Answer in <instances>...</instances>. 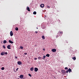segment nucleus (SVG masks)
I'll return each mask as SVG.
<instances>
[{
  "label": "nucleus",
  "instance_id": "obj_31",
  "mask_svg": "<svg viewBox=\"0 0 79 79\" xmlns=\"http://www.w3.org/2000/svg\"><path fill=\"white\" fill-rule=\"evenodd\" d=\"M18 69H19V68H17L16 69V71H18Z\"/></svg>",
  "mask_w": 79,
  "mask_h": 79
},
{
  "label": "nucleus",
  "instance_id": "obj_19",
  "mask_svg": "<svg viewBox=\"0 0 79 79\" xmlns=\"http://www.w3.org/2000/svg\"><path fill=\"white\" fill-rule=\"evenodd\" d=\"M46 56H43V57L42 58V59H43V60H44V59H45V58Z\"/></svg>",
  "mask_w": 79,
  "mask_h": 79
},
{
  "label": "nucleus",
  "instance_id": "obj_11",
  "mask_svg": "<svg viewBox=\"0 0 79 79\" xmlns=\"http://www.w3.org/2000/svg\"><path fill=\"white\" fill-rule=\"evenodd\" d=\"M9 43H10V44H13V42L11 41V40H9Z\"/></svg>",
  "mask_w": 79,
  "mask_h": 79
},
{
  "label": "nucleus",
  "instance_id": "obj_12",
  "mask_svg": "<svg viewBox=\"0 0 79 79\" xmlns=\"http://www.w3.org/2000/svg\"><path fill=\"white\" fill-rule=\"evenodd\" d=\"M27 10H28V11H30V9H29V7H27Z\"/></svg>",
  "mask_w": 79,
  "mask_h": 79
},
{
  "label": "nucleus",
  "instance_id": "obj_26",
  "mask_svg": "<svg viewBox=\"0 0 79 79\" xmlns=\"http://www.w3.org/2000/svg\"><path fill=\"white\" fill-rule=\"evenodd\" d=\"M4 54L5 55H7V54H8V53H7V52H4Z\"/></svg>",
  "mask_w": 79,
  "mask_h": 79
},
{
  "label": "nucleus",
  "instance_id": "obj_32",
  "mask_svg": "<svg viewBox=\"0 0 79 79\" xmlns=\"http://www.w3.org/2000/svg\"><path fill=\"white\" fill-rule=\"evenodd\" d=\"M27 53H24L25 55H27Z\"/></svg>",
  "mask_w": 79,
  "mask_h": 79
},
{
  "label": "nucleus",
  "instance_id": "obj_10",
  "mask_svg": "<svg viewBox=\"0 0 79 79\" xmlns=\"http://www.w3.org/2000/svg\"><path fill=\"white\" fill-rule=\"evenodd\" d=\"M63 31H60L59 32V34H60L61 35H62L63 34Z\"/></svg>",
  "mask_w": 79,
  "mask_h": 79
},
{
  "label": "nucleus",
  "instance_id": "obj_33",
  "mask_svg": "<svg viewBox=\"0 0 79 79\" xmlns=\"http://www.w3.org/2000/svg\"><path fill=\"white\" fill-rule=\"evenodd\" d=\"M37 60V58H35V60Z\"/></svg>",
  "mask_w": 79,
  "mask_h": 79
},
{
  "label": "nucleus",
  "instance_id": "obj_28",
  "mask_svg": "<svg viewBox=\"0 0 79 79\" xmlns=\"http://www.w3.org/2000/svg\"><path fill=\"white\" fill-rule=\"evenodd\" d=\"M68 72H69V71L68 70H67L66 73H68Z\"/></svg>",
  "mask_w": 79,
  "mask_h": 79
},
{
  "label": "nucleus",
  "instance_id": "obj_30",
  "mask_svg": "<svg viewBox=\"0 0 79 79\" xmlns=\"http://www.w3.org/2000/svg\"><path fill=\"white\" fill-rule=\"evenodd\" d=\"M35 34H37V33H38V31H35Z\"/></svg>",
  "mask_w": 79,
  "mask_h": 79
},
{
  "label": "nucleus",
  "instance_id": "obj_4",
  "mask_svg": "<svg viewBox=\"0 0 79 79\" xmlns=\"http://www.w3.org/2000/svg\"><path fill=\"white\" fill-rule=\"evenodd\" d=\"M17 63L19 65H20L22 64V62L21 61H18Z\"/></svg>",
  "mask_w": 79,
  "mask_h": 79
},
{
  "label": "nucleus",
  "instance_id": "obj_3",
  "mask_svg": "<svg viewBox=\"0 0 79 79\" xmlns=\"http://www.w3.org/2000/svg\"><path fill=\"white\" fill-rule=\"evenodd\" d=\"M10 35L11 37H12V36L13 35V31H11L10 32Z\"/></svg>",
  "mask_w": 79,
  "mask_h": 79
},
{
  "label": "nucleus",
  "instance_id": "obj_7",
  "mask_svg": "<svg viewBox=\"0 0 79 79\" xmlns=\"http://www.w3.org/2000/svg\"><path fill=\"white\" fill-rule=\"evenodd\" d=\"M1 55H2V56L4 55H5V52H1Z\"/></svg>",
  "mask_w": 79,
  "mask_h": 79
},
{
  "label": "nucleus",
  "instance_id": "obj_24",
  "mask_svg": "<svg viewBox=\"0 0 79 79\" xmlns=\"http://www.w3.org/2000/svg\"><path fill=\"white\" fill-rule=\"evenodd\" d=\"M20 48L21 49H23V46H20Z\"/></svg>",
  "mask_w": 79,
  "mask_h": 79
},
{
  "label": "nucleus",
  "instance_id": "obj_6",
  "mask_svg": "<svg viewBox=\"0 0 79 79\" xmlns=\"http://www.w3.org/2000/svg\"><path fill=\"white\" fill-rule=\"evenodd\" d=\"M40 6V7L41 8H44V4H41Z\"/></svg>",
  "mask_w": 79,
  "mask_h": 79
},
{
  "label": "nucleus",
  "instance_id": "obj_23",
  "mask_svg": "<svg viewBox=\"0 0 79 79\" xmlns=\"http://www.w3.org/2000/svg\"><path fill=\"white\" fill-rule=\"evenodd\" d=\"M3 48L4 49H5V48H6V47H5V45H3Z\"/></svg>",
  "mask_w": 79,
  "mask_h": 79
},
{
  "label": "nucleus",
  "instance_id": "obj_34",
  "mask_svg": "<svg viewBox=\"0 0 79 79\" xmlns=\"http://www.w3.org/2000/svg\"><path fill=\"white\" fill-rule=\"evenodd\" d=\"M15 58H16V59H18V57H17L16 56H15Z\"/></svg>",
  "mask_w": 79,
  "mask_h": 79
},
{
  "label": "nucleus",
  "instance_id": "obj_17",
  "mask_svg": "<svg viewBox=\"0 0 79 79\" xmlns=\"http://www.w3.org/2000/svg\"><path fill=\"white\" fill-rule=\"evenodd\" d=\"M6 40H4L3 41V44H6Z\"/></svg>",
  "mask_w": 79,
  "mask_h": 79
},
{
  "label": "nucleus",
  "instance_id": "obj_15",
  "mask_svg": "<svg viewBox=\"0 0 79 79\" xmlns=\"http://www.w3.org/2000/svg\"><path fill=\"white\" fill-rule=\"evenodd\" d=\"M68 71H69V73H70V72L71 71H72V70H71V69L69 68V69H68Z\"/></svg>",
  "mask_w": 79,
  "mask_h": 79
},
{
  "label": "nucleus",
  "instance_id": "obj_38",
  "mask_svg": "<svg viewBox=\"0 0 79 79\" xmlns=\"http://www.w3.org/2000/svg\"><path fill=\"white\" fill-rule=\"evenodd\" d=\"M56 37L57 38H58V36H56Z\"/></svg>",
  "mask_w": 79,
  "mask_h": 79
},
{
  "label": "nucleus",
  "instance_id": "obj_2",
  "mask_svg": "<svg viewBox=\"0 0 79 79\" xmlns=\"http://www.w3.org/2000/svg\"><path fill=\"white\" fill-rule=\"evenodd\" d=\"M61 72L62 73V74H66V71L64 70H62L61 71Z\"/></svg>",
  "mask_w": 79,
  "mask_h": 79
},
{
  "label": "nucleus",
  "instance_id": "obj_13",
  "mask_svg": "<svg viewBox=\"0 0 79 79\" xmlns=\"http://www.w3.org/2000/svg\"><path fill=\"white\" fill-rule=\"evenodd\" d=\"M72 59H73V60H76V57L74 56L72 58Z\"/></svg>",
  "mask_w": 79,
  "mask_h": 79
},
{
  "label": "nucleus",
  "instance_id": "obj_36",
  "mask_svg": "<svg viewBox=\"0 0 79 79\" xmlns=\"http://www.w3.org/2000/svg\"><path fill=\"white\" fill-rule=\"evenodd\" d=\"M48 7L49 8H50V6H48Z\"/></svg>",
  "mask_w": 79,
  "mask_h": 79
},
{
  "label": "nucleus",
  "instance_id": "obj_14",
  "mask_svg": "<svg viewBox=\"0 0 79 79\" xmlns=\"http://www.w3.org/2000/svg\"><path fill=\"white\" fill-rule=\"evenodd\" d=\"M34 68H33V67L31 68L30 69V70L31 71H33L34 70Z\"/></svg>",
  "mask_w": 79,
  "mask_h": 79
},
{
  "label": "nucleus",
  "instance_id": "obj_37",
  "mask_svg": "<svg viewBox=\"0 0 79 79\" xmlns=\"http://www.w3.org/2000/svg\"><path fill=\"white\" fill-rule=\"evenodd\" d=\"M14 71H15V72H16L15 71V69H14Z\"/></svg>",
  "mask_w": 79,
  "mask_h": 79
},
{
  "label": "nucleus",
  "instance_id": "obj_41",
  "mask_svg": "<svg viewBox=\"0 0 79 79\" xmlns=\"http://www.w3.org/2000/svg\"><path fill=\"white\" fill-rule=\"evenodd\" d=\"M40 63V62L39 63V64Z\"/></svg>",
  "mask_w": 79,
  "mask_h": 79
},
{
  "label": "nucleus",
  "instance_id": "obj_8",
  "mask_svg": "<svg viewBox=\"0 0 79 79\" xmlns=\"http://www.w3.org/2000/svg\"><path fill=\"white\" fill-rule=\"evenodd\" d=\"M37 71H38V68H35V72H37Z\"/></svg>",
  "mask_w": 79,
  "mask_h": 79
},
{
  "label": "nucleus",
  "instance_id": "obj_20",
  "mask_svg": "<svg viewBox=\"0 0 79 79\" xmlns=\"http://www.w3.org/2000/svg\"><path fill=\"white\" fill-rule=\"evenodd\" d=\"M42 39H45V36H44V35L42 36Z\"/></svg>",
  "mask_w": 79,
  "mask_h": 79
},
{
  "label": "nucleus",
  "instance_id": "obj_18",
  "mask_svg": "<svg viewBox=\"0 0 79 79\" xmlns=\"http://www.w3.org/2000/svg\"><path fill=\"white\" fill-rule=\"evenodd\" d=\"M33 15H36L37 12L36 11H34L33 13Z\"/></svg>",
  "mask_w": 79,
  "mask_h": 79
},
{
  "label": "nucleus",
  "instance_id": "obj_21",
  "mask_svg": "<svg viewBox=\"0 0 79 79\" xmlns=\"http://www.w3.org/2000/svg\"><path fill=\"white\" fill-rule=\"evenodd\" d=\"M16 31H18V28L16 27L15 28V29Z\"/></svg>",
  "mask_w": 79,
  "mask_h": 79
},
{
  "label": "nucleus",
  "instance_id": "obj_39",
  "mask_svg": "<svg viewBox=\"0 0 79 79\" xmlns=\"http://www.w3.org/2000/svg\"><path fill=\"white\" fill-rule=\"evenodd\" d=\"M36 29H38V28L37 27V28H36Z\"/></svg>",
  "mask_w": 79,
  "mask_h": 79
},
{
  "label": "nucleus",
  "instance_id": "obj_22",
  "mask_svg": "<svg viewBox=\"0 0 79 79\" xmlns=\"http://www.w3.org/2000/svg\"><path fill=\"white\" fill-rule=\"evenodd\" d=\"M1 69H2V70H4L5 69V68H4V67H2L1 68Z\"/></svg>",
  "mask_w": 79,
  "mask_h": 79
},
{
  "label": "nucleus",
  "instance_id": "obj_25",
  "mask_svg": "<svg viewBox=\"0 0 79 79\" xmlns=\"http://www.w3.org/2000/svg\"><path fill=\"white\" fill-rule=\"evenodd\" d=\"M28 75L29 76H30V77H32V75H31V74H29Z\"/></svg>",
  "mask_w": 79,
  "mask_h": 79
},
{
  "label": "nucleus",
  "instance_id": "obj_35",
  "mask_svg": "<svg viewBox=\"0 0 79 79\" xmlns=\"http://www.w3.org/2000/svg\"><path fill=\"white\" fill-rule=\"evenodd\" d=\"M43 50H44V51H45V49L44 48V49H43Z\"/></svg>",
  "mask_w": 79,
  "mask_h": 79
},
{
  "label": "nucleus",
  "instance_id": "obj_5",
  "mask_svg": "<svg viewBox=\"0 0 79 79\" xmlns=\"http://www.w3.org/2000/svg\"><path fill=\"white\" fill-rule=\"evenodd\" d=\"M10 47H11V45H9L7 46V48L8 49H11V48H10Z\"/></svg>",
  "mask_w": 79,
  "mask_h": 79
},
{
  "label": "nucleus",
  "instance_id": "obj_1",
  "mask_svg": "<svg viewBox=\"0 0 79 79\" xmlns=\"http://www.w3.org/2000/svg\"><path fill=\"white\" fill-rule=\"evenodd\" d=\"M51 50L52 52H56V49L55 48L52 49Z\"/></svg>",
  "mask_w": 79,
  "mask_h": 79
},
{
  "label": "nucleus",
  "instance_id": "obj_40",
  "mask_svg": "<svg viewBox=\"0 0 79 79\" xmlns=\"http://www.w3.org/2000/svg\"><path fill=\"white\" fill-rule=\"evenodd\" d=\"M18 79H19V78H18Z\"/></svg>",
  "mask_w": 79,
  "mask_h": 79
},
{
  "label": "nucleus",
  "instance_id": "obj_27",
  "mask_svg": "<svg viewBox=\"0 0 79 79\" xmlns=\"http://www.w3.org/2000/svg\"><path fill=\"white\" fill-rule=\"evenodd\" d=\"M40 58H41V57H39L38 58V60H40Z\"/></svg>",
  "mask_w": 79,
  "mask_h": 79
},
{
  "label": "nucleus",
  "instance_id": "obj_29",
  "mask_svg": "<svg viewBox=\"0 0 79 79\" xmlns=\"http://www.w3.org/2000/svg\"><path fill=\"white\" fill-rule=\"evenodd\" d=\"M68 67H65V69H68Z\"/></svg>",
  "mask_w": 79,
  "mask_h": 79
},
{
  "label": "nucleus",
  "instance_id": "obj_16",
  "mask_svg": "<svg viewBox=\"0 0 79 79\" xmlns=\"http://www.w3.org/2000/svg\"><path fill=\"white\" fill-rule=\"evenodd\" d=\"M46 56H47V57H49V56H50V54H47Z\"/></svg>",
  "mask_w": 79,
  "mask_h": 79
},
{
  "label": "nucleus",
  "instance_id": "obj_9",
  "mask_svg": "<svg viewBox=\"0 0 79 79\" xmlns=\"http://www.w3.org/2000/svg\"><path fill=\"white\" fill-rule=\"evenodd\" d=\"M24 77V75H20L19 77L21 78H23Z\"/></svg>",
  "mask_w": 79,
  "mask_h": 79
}]
</instances>
